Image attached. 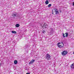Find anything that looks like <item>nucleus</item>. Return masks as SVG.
Masks as SVG:
<instances>
[{
  "label": "nucleus",
  "mask_w": 74,
  "mask_h": 74,
  "mask_svg": "<svg viewBox=\"0 0 74 74\" xmlns=\"http://www.w3.org/2000/svg\"><path fill=\"white\" fill-rule=\"evenodd\" d=\"M57 46L58 48H62L64 47V44L62 42L61 43L59 42L57 44Z\"/></svg>",
  "instance_id": "f257e3e1"
},
{
  "label": "nucleus",
  "mask_w": 74,
  "mask_h": 74,
  "mask_svg": "<svg viewBox=\"0 0 74 74\" xmlns=\"http://www.w3.org/2000/svg\"><path fill=\"white\" fill-rule=\"evenodd\" d=\"M58 9L56 8H54L53 9L52 11V14H54L55 13H56V14H59V13L58 12V11H57Z\"/></svg>",
  "instance_id": "f03ea898"
},
{
  "label": "nucleus",
  "mask_w": 74,
  "mask_h": 74,
  "mask_svg": "<svg viewBox=\"0 0 74 74\" xmlns=\"http://www.w3.org/2000/svg\"><path fill=\"white\" fill-rule=\"evenodd\" d=\"M67 53H68V52H67V51H64L62 52L61 54L63 56H65V55H67Z\"/></svg>",
  "instance_id": "7ed1b4c3"
},
{
  "label": "nucleus",
  "mask_w": 74,
  "mask_h": 74,
  "mask_svg": "<svg viewBox=\"0 0 74 74\" xmlns=\"http://www.w3.org/2000/svg\"><path fill=\"white\" fill-rule=\"evenodd\" d=\"M46 58L47 60H49L51 59V57L50 56V55L49 54H47Z\"/></svg>",
  "instance_id": "20e7f679"
},
{
  "label": "nucleus",
  "mask_w": 74,
  "mask_h": 74,
  "mask_svg": "<svg viewBox=\"0 0 74 74\" xmlns=\"http://www.w3.org/2000/svg\"><path fill=\"white\" fill-rule=\"evenodd\" d=\"M69 35V33H66L65 34H63V37H67Z\"/></svg>",
  "instance_id": "39448f33"
},
{
  "label": "nucleus",
  "mask_w": 74,
  "mask_h": 74,
  "mask_svg": "<svg viewBox=\"0 0 74 74\" xmlns=\"http://www.w3.org/2000/svg\"><path fill=\"white\" fill-rule=\"evenodd\" d=\"M35 62V60H31V61L29 62V64H33V63Z\"/></svg>",
  "instance_id": "423d86ee"
},
{
  "label": "nucleus",
  "mask_w": 74,
  "mask_h": 74,
  "mask_svg": "<svg viewBox=\"0 0 74 74\" xmlns=\"http://www.w3.org/2000/svg\"><path fill=\"white\" fill-rule=\"evenodd\" d=\"M71 67L72 69H73V68H74V63H73V64H72L71 65Z\"/></svg>",
  "instance_id": "0eeeda50"
},
{
  "label": "nucleus",
  "mask_w": 74,
  "mask_h": 74,
  "mask_svg": "<svg viewBox=\"0 0 74 74\" xmlns=\"http://www.w3.org/2000/svg\"><path fill=\"white\" fill-rule=\"evenodd\" d=\"M15 26L16 27H19L20 26V25L18 24H17Z\"/></svg>",
  "instance_id": "6e6552de"
},
{
  "label": "nucleus",
  "mask_w": 74,
  "mask_h": 74,
  "mask_svg": "<svg viewBox=\"0 0 74 74\" xmlns=\"http://www.w3.org/2000/svg\"><path fill=\"white\" fill-rule=\"evenodd\" d=\"M14 63L15 64H16L18 63V61L17 60H14Z\"/></svg>",
  "instance_id": "1a4fd4ad"
},
{
  "label": "nucleus",
  "mask_w": 74,
  "mask_h": 74,
  "mask_svg": "<svg viewBox=\"0 0 74 74\" xmlns=\"http://www.w3.org/2000/svg\"><path fill=\"white\" fill-rule=\"evenodd\" d=\"M12 16H13V17L14 18H15V17H16V14H12Z\"/></svg>",
  "instance_id": "9d476101"
},
{
  "label": "nucleus",
  "mask_w": 74,
  "mask_h": 74,
  "mask_svg": "<svg viewBox=\"0 0 74 74\" xmlns=\"http://www.w3.org/2000/svg\"><path fill=\"white\" fill-rule=\"evenodd\" d=\"M45 3L46 4H49V1L48 0H46L45 2Z\"/></svg>",
  "instance_id": "9b49d317"
},
{
  "label": "nucleus",
  "mask_w": 74,
  "mask_h": 74,
  "mask_svg": "<svg viewBox=\"0 0 74 74\" xmlns=\"http://www.w3.org/2000/svg\"><path fill=\"white\" fill-rule=\"evenodd\" d=\"M12 33H13L14 34H16V31H12Z\"/></svg>",
  "instance_id": "f8f14e48"
},
{
  "label": "nucleus",
  "mask_w": 74,
  "mask_h": 74,
  "mask_svg": "<svg viewBox=\"0 0 74 74\" xmlns=\"http://www.w3.org/2000/svg\"><path fill=\"white\" fill-rule=\"evenodd\" d=\"M48 7L49 8V7H51V4H49L48 5Z\"/></svg>",
  "instance_id": "ddd939ff"
},
{
  "label": "nucleus",
  "mask_w": 74,
  "mask_h": 74,
  "mask_svg": "<svg viewBox=\"0 0 74 74\" xmlns=\"http://www.w3.org/2000/svg\"><path fill=\"white\" fill-rule=\"evenodd\" d=\"M59 13L60 14V13L62 12V11H61V10H59Z\"/></svg>",
  "instance_id": "4468645a"
},
{
  "label": "nucleus",
  "mask_w": 74,
  "mask_h": 74,
  "mask_svg": "<svg viewBox=\"0 0 74 74\" xmlns=\"http://www.w3.org/2000/svg\"><path fill=\"white\" fill-rule=\"evenodd\" d=\"M45 31H43V33H45Z\"/></svg>",
  "instance_id": "2eb2a0df"
},
{
  "label": "nucleus",
  "mask_w": 74,
  "mask_h": 74,
  "mask_svg": "<svg viewBox=\"0 0 74 74\" xmlns=\"http://www.w3.org/2000/svg\"><path fill=\"white\" fill-rule=\"evenodd\" d=\"M26 74H30L29 73H26Z\"/></svg>",
  "instance_id": "dca6fc26"
},
{
  "label": "nucleus",
  "mask_w": 74,
  "mask_h": 74,
  "mask_svg": "<svg viewBox=\"0 0 74 74\" xmlns=\"http://www.w3.org/2000/svg\"><path fill=\"white\" fill-rule=\"evenodd\" d=\"M46 26H47V27H46V28H47V27H48V25H46Z\"/></svg>",
  "instance_id": "f3484780"
},
{
  "label": "nucleus",
  "mask_w": 74,
  "mask_h": 74,
  "mask_svg": "<svg viewBox=\"0 0 74 74\" xmlns=\"http://www.w3.org/2000/svg\"><path fill=\"white\" fill-rule=\"evenodd\" d=\"M1 63H0V66H1Z\"/></svg>",
  "instance_id": "a211bd4d"
},
{
  "label": "nucleus",
  "mask_w": 74,
  "mask_h": 74,
  "mask_svg": "<svg viewBox=\"0 0 74 74\" xmlns=\"http://www.w3.org/2000/svg\"><path fill=\"white\" fill-rule=\"evenodd\" d=\"M73 54H74V52H73Z\"/></svg>",
  "instance_id": "6ab92c4d"
}]
</instances>
